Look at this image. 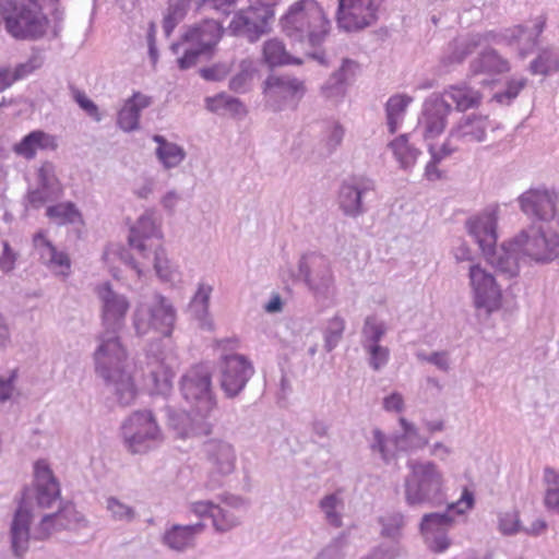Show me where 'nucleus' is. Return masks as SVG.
I'll return each mask as SVG.
<instances>
[{"instance_id":"338daca9","label":"nucleus","mask_w":559,"mask_h":559,"mask_svg":"<svg viewBox=\"0 0 559 559\" xmlns=\"http://www.w3.org/2000/svg\"><path fill=\"white\" fill-rule=\"evenodd\" d=\"M19 254L12 249L9 241H2V253L0 255V270L8 274L15 269Z\"/></svg>"},{"instance_id":"cd10ccee","label":"nucleus","mask_w":559,"mask_h":559,"mask_svg":"<svg viewBox=\"0 0 559 559\" xmlns=\"http://www.w3.org/2000/svg\"><path fill=\"white\" fill-rule=\"evenodd\" d=\"M58 143L55 135L43 130H33L13 145V152L29 160L36 156L38 150L56 151Z\"/></svg>"},{"instance_id":"72a5a7b5","label":"nucleus","mask_w":559,"mask_h":559,"mask_svg":"<svg viewBox=\"0 0 559 559\" xmlns=\"http://www.w3.org/2000/svg\"><path fill=\"white\" fill-rule=\"evenodd\" d=\"M205 105L207 110L221 116L228 114L233 117H243L247 115L245 104L239 98L225 92L206 97Z\"/></svg>"},{"instance_id":"f03ea898","label":"nucleus","mask_w":559,"mask_h":559,"mask_svg":"<svg viewBox=\"0 0 559 559\" xmlns=\"http://www.w3.org/2000/svg\"><path fill=\"white\" fill-rule=\"evenodd\" d=\"M98 297L102 300L104 331L97 337L99 345L94 352L95 371L112 388L118 403L129 406L135 400L138 390L131 373L126 370L127 350L119 333L124 326L130 304L124 295L112 289L110 283L99 288Z\"/></svg>"},{"instance_id":"864d4df0","label":"nucleus","mask_w":559,"mask_h":559,"mask_svg":"<svg viewBox=\"0 0 559 559\" xmlns=\"http://www.w3.org/2000/svg\"><path fill=\"white\" fill-rule=\"evenodd\" d=\"M106 508L110 512L111 518L116 521L132 522L136 515L132 507L124 504L116 497L107 498Z\"/></svg>"},{"instance_id":"4c0bfd02","label":"nucleus","mask_w":559,"mask_h":559,"mask_svg":"<svg viewBox=\"0 0 559 559\" xmlns=\"http://www.w3.org/2000/svg\"><path fill=\"white\" fill-rule=\"evenodd\" d=\"M516 26L523 28L524 32L514 40V45L518 46L520 57L525 58L537 47L538 38L546 27V19L539 16L532 28L523 24H518Z\"/></svg>"},{"instance_id":"13d9d810","label":"nucleus","mask_w":559,"mask_h":559,"mask_svg":"<svg viewBox=\"0 0 559 559\" xmlns=\"http://www.w3.org/2000/svg\"><path fill=\"white\" fill-rule=\"evenodd\" d=\"M230 72V67L225 62H217L211 67L199 69L200 76L207 82L223 81Z\"/></svg>"},{"instance_id":"680f3d73","label":"nucleus","mask_w":559,"mask_h":559,"mask_svg":"<svg viewBox=\"0 0 559 559\" xmlns=\"http://www.w3.org/2000/svg\"><path fill=\"white\" fill-rule=\"evenodd\" d=\"M201 56L211 57L209 51H206L205 49L201 48L198 45L195 47L186 49L183 55L177 59L178 68L181 71H186V70L192 68L193 66L197 64V62Z\"/></svg>"},{"instance_id":"dca6fc26","label":"nucleus","mask_w":559,"mask_h":559,"mask_svg":"<svg viewBox=\"0 0 559 559\" xmlns=\"http://www.w3.org/2000/svg\"><path fill=\"white\" fill-rule=\"evenodd\" d=\"M559 194L556 190L545 186L531 188L518 198L521 211L540 222H550L555 218Z\"/></svg>"},{"instance_id":"bf43d9fd","label":"nucleus","mask_w":559,"mask_h":559,"mask_svg":"<svg viewBox=\"0 0 559 559\" xmlns=\"http://www.w3.org/2000/svg\"><path fill=\"white\" fill-rule=\"evenodd\" d=\"M212 287L200 285L197 293L194 294L190 309L198 316L205 314L209 309L210 295Z\"/></svg>"},{"instance_id":"2eb2a0df","label":"nucleus","mask_w":559,"mask_h":559,"mask_svg":"<svg viewBox=\"0 0 559 559\" xmlns=\"http://www.w3.org/2000/svg\"><path fill=\"white\" fill-rule=\"evenodd\" d=\"M374 181L364 176L344 180L338 190V206L345 216L356 218L367 212L366 200L373 194Z\"/></svg>"},{"instance_id":"20e7f679","label":"nucleus","mask_w":559,"mask_h":559,"mask_svg":"<svg viewBox=\"0 0 559 559\" xmlns=\"http://www.w3.org/2000/svg\"><path fill=\"white\" fill-rule=\"evenodd\" d=\"M406 466L409 473L404 478L403 487L405 503L409 508L444 503L443 476L435 462L409 459Z\"/></svg>"},{"instance_id":"09e8293b","label":"nucleus","mask_w":559,"mask_h":559,"mask_svg":"<svg viewBox=\"0 0 559 559\" xmlns=\"http://www.w3.org/2000/svg\"><path fill=\"white\" fill-rule=\"evenodd\" d=\"M527 85L526 78L509 79L506 82V88L501 92H497L492 96V100L500 105H511L514 99L519 96L522 90Z\"/></svg>"},{"instance_id":"1a4fd4ad","label":"nucleus","mask_w":559,"mask_h":559,"mask_svg":"<svg viewBox=\"0 0 559 559\" xmlns=\"http://www.w3.org/2000/svg\"><path fill=\"white\" fill-rule=\"evenodd\" d=\"M383 2L384 0H337V28L346 33H358L374 25Z\"/></svg>"},{"instance_id":"e433bc0d","label":"nucleus","mask_w":559,"mask_h":559,"mask_svg":"<svg viewBox=\"0 0 559 559\" xmlns=\"http://www.w3.org/2000/svg\"><path fill=\"white\" fill-rule=\"evenodd\" d=\"M530 72L533 75L549 76L559 71V49L547 46L538 50L537 56L530 62Z\"/></svg>"},{"instance_id":"7ed1b4c3","label":"nucleus","mask_w":559,"mask_h":559,"mask_svg":"<svg viewBox=\"0 0 559 559\" xmlns=\"http://www.w3.org/2000/svg\"><path fill=\"white\" fill-rule=\"evenodd\" d=\"M282 29L292 40L307 44L312 51L307 57L326 67L328 58L322 48L331 31V21L316 0L294 2L281 19Z\"/></svg>"},{"instance_id":"bb28decb","label":"nucleus","mask_w":559,"mask_h":559,"mask_svg":"<svg viewBox=\"0 0 559 559\" xmlns=\"http://www.w3.org/2000/svg\"><path fill=\"white\" fill-rule=\"evenodd\" d=\"M152 97L134 92L123 107L118 111L117 124L124 132H132L140 128V117L143 109L150 107Z\"/></svg>"},{"instance_id":"423d86ee","label":"nucleus","mask_w":559,"mask_h":559,"mask_svg":"<svg viewBox=\"0 0 559 559\" xmlns=\"http://www.w3.org/2000/svg\"><path fill=\"white\" fill-rule=\"evenodd\" d=\"M297 276L318 301H324L334 296L335 280L325 255L316 251L304 253L298 262Z\"/></svg>"},{"instance_id":"37998d69","label":"nucleus","mask_w":559,"mask_h":559,"mask_svg":"<svg viewBox=\"0 0 559 559\" xmlns=\"http://www.w3.org/2000/svg\"><path fill=\"white\" fill-rule=\"evenodd\" d=\"M451 52L445 57L448 64L462 63L477 47L480 46V38L473 34L465 39H455L451 44Z\"/></svg>"},{"instance_id":"69168bd1","label":"nucleus","mask_w":559,"mask_h":559,"mask_svg":"<svg viewBox=\"0 0 559 559\" xmlns=\"http://www.w3.org/2000/svg\"><path fill=\"white\" fill-rule=\"evenodd\" d=\"M423 537L427 547L436 554L445 551L451 545V542L448 537V532L444 531L436 534L425 535Z\"/></svg>"},{"instance_id":"f704fd0d","label":"nucleus","mask_w":559,"mask_h":559,"mask_svg":"<svg viewBox=\"0 0 559 559\" xmlns=\"http://www.w3.org/2000/svg\"><path fill=\"white\" fill-rule=\"evenodd\" d=\"M262 57L265 64L271 69L281 66L302 63V60L292 56L286 50L284 43L277 38L269 39L263 44Z\"/></svg>"},{"instance_id":"b1692460","label":"nucleus","mask_w":559,"mask_h":559,"mask_svg":"<svg viewBox=\"0 0 559 559\" xmlns=\"http://www.w3.org/2000/svg\"><path fill=\"white\" fill-rule=\"evenodd\" d=\"M31 522V511L20 504L13 514L10 526L11 550L19 559L23 558L29 548Z\"/></svg>"},{"instance_id":"a878e982","label":"nucleus","mask_w":559,"mask_h":559,"mask_svg":"<svg viewBox=\"0 0 559 559\" xmlns=\"http://www.w3.org/2000/svg\"><path fill=\"white\" fill-rule=\"evenodd\" d=\"M443 98L454 104L453 110L466 112L469 109H477L483 103V92L471 85L467 81L448 85L441 93Z\"/></svg>"},{"instance_id":"5701e85b","label":"nucleus","mask_w":559,"mask_h":559,"mask_svg":"<svg viewBox=\"0 0 559 559\" xmlns=\"http://www.w3.org/2000/svg\"><path fill=\"white\" fill-rule=\"evenodd\" d=\"M224 34L223 25L212 19L203 20L201 23L189 27L182 35V40L195 43L201 48L213 55L215 47Z\"/></svg>"},{"instance_id":"ddd939ff","label":"nucleus","mask_w":559,"mask_h":559,"mask_svg":"<svg viewBox=\"0 0 559 559\" xmlns=\"http://www.w3.org/2000/svg\"><path fill=\"white\" fill-rule=\"evenodd\" d=\"M202 452L210 465L207 488L216 489L222 486L221 478L235 471L237 459L235 448L224 439L211 438L203 443Z\"/></svg>"},{"instance_id":"a18cd8bd","label":"nucleus","mask_w":559,"mask_h":559,"mask_svg":"<svg viewBox=\"0 0 559 559\" xmlns=\"http://www.w3.org/2000/svg\"><path fill=\"white\" fill-rule=\"evenodd\" d=\"M154 269L163 282L174 283L178 277L177 266L167 258L162 246L154 250Z\"/></svg>"},{"instance_id":"0e129e2a","label":"nucleus","mask_w":559,"mask_h":559,"mask_svg":"<svg viewBox=\"0 0 559 559\" xmlns=\"http://www.w3.org/2000/svg\"><path fill=\"white\" fill-rule=\"evenodd\" d=\"M455 143L457 142L455 141V139H451L449 132L445 141L438 150L432 144H430L428 146V151L431 157L435 159V162L441 163L444 158L459 151V146L455 145Z\"/></svg>"},{"instance_id":"c9c22d12","label":"nucleus","mask_w":559,"mask_h":559,"mask_svg":"<svg viewBox=\"0 0 559 559\" xmlns=\"http://www.w3.org/2000/svg\"><path fill=\"white\" fill-rule=\"evenodd\" d=\"M45 215L58 226L83 224V215L72 201L59 202L47 206Z\"/></svg>"},{"instance_id":"5fc2aeb1","label":"nucleus","mask_w":559,"mask_h":559,"mask_svg":"<svg viewBox=\"0 0 559 559\" xmlns=\"http://www.w3.org/2000/svg\"><path fill=\"white\" fill-rule=\"evenodd\" d=\"M388 441L386 436L380 428H374L372 430V441L369 444L370 450L372 452H378L385 464L391 463V461L395 459V453L390 451L388 448Z\"/></svg>"},{"instance_id":"f3484780","label":"nucleus","mask_w":559,"mask_h":559,"mask_svg":"<svg viewBox=\"0 0 559 559\" xmlns=\"http://www.w3.org/2000/svg\"><path fill=\"white\" fill-rule=\"evenodd\" d=\"M167 426L178 438L207 436L212 431L209 416L198 415L194 407L190 412L166 407Z\"/></svg>"},{"instance_id":"0eeeda50","label":"nucleus","mask_w":559,"mask_h":559,"mask_svg":"<svg viewBox=\"0 0 559 559\" xmlns=\"http://www.w3.org/2000/svg\"><path fill=\"white\" fill-rule=\"evenodd\" d=\"M306 92L305 82L290 74H270L262 84L265 103L275 112L297 109Z\"/></svg>"},{"instance_id":"c756f323","label":"nucleus","mask_w":559,"mask_h":559,"mask_svg":"<svg viewBox=\"0 0 559 559\" xmlns=\"http://www.w3.org/2000/svg\"><path fill=\"white\" fill-rule=\"evenodd\" d=\"M356 67V61L344 58L341 67L322 85L324 96L328 98L344 96L349 80L354 78V68Z\"/></svg>"},{"instance_id":"e2e57ef3","label":"nucleus","mask_w":559,"mask_h":559,"mask_svg":"<svg viewBox=\"0 0 559 559\" xmlns=\"http://www.w3.org/2000/svg\"><path fill=\"white\" fill-rule=\"evenodd\" d=\"M238 0H197V10L212 9L224 15H229Z\"/></svg>"},{"instance_id":"a211bd4d","label":"nucleus","mask_w":559,"mask_h":559,"mask_svg":"<svg viewBox=\"0 0 559 559\" xmlns=\"http://www.w3.org/2000/svg\"><path fill=\"white\" fill-rule=\"evenodd\" d=\"M452 111V105L443 98L441 93H433L427 97L423 105V118L419 120L424 127L425 139L439 136L444 131L448 117Z\"/></svg>"},{"instance_id":"603ef678","label":"nucleus","mask_w":559,"mask_h":559,"mask_svg":"<svg viewBox=\"0 0 559 559\" xmlns=\"http://www.w3.org/2000/svg\"><path fill=\"white\" fill-rule=\"evenodd\" d=\"M365 353L368 355V365L374 370H381L390 359V349L381 344H374L362 347Z\"/></svg>"},{"instance_id":"a19ab883","label":"nucleus","mask_w":559,"mask_h":559,"mask_svg":"<svg viewBox=\"0 0 559 559\" xmlns=\"http://www.w3.org/2000/svg\"><path fill=\"white\" fill-rule=\"evenodd\" d=\"M411 102L412 97L407 95H393L388 99L385 104V114L388 130L391 134H394L397 131L400 120Z\"/></svg>"},{"instance_id":"052dcab7","label":"nucleus","mask_w":559,"mask_h":559,"mask_svg":"<svg viewBox=\"0 0 559 559\" xmlns=\"http://www.w3.org/2000/svg\"><path fill=\"white\" fill-rule=\"evenodd\" d=\"M499 530L503 535H514L522 531L518 512H504L499 515Z\"/></svg>"},{"instance_id":"6ab92c4d","label":"nucleus","mask_w":559,"mask_h":559,"mask_svg":"<svg viewBox=\"0 0 559 559\" xmlns=\"http://www.w3.org/2000/svg\"><path fill=\"white\" fill-rule=\"evenodd\" d=\"M491 121L487 115H463L449 130L451 139L461 143H481L487 139Z\"/></svg>"},{"instance_id":"4d7b16f0","label":"nucleus","mask_w":559,"mask_h":559,"mask_svg":"<svg viewBox=\"0 0 559 559\" xmlns=\"http://www.w3.org/2000/svg\"><path fill=\"white\" fill-rule=\"evenodd\" d=\"M33 245L36 249L39 260L46 265L51 255L57 250L56 246L46 237L44 230H39L33 236Z\"/></svg>"},{"instance_id":"473e14b6","label":"nucleus","mask_w":559,"mask_h":559,"mask_svg":"<svg viewBox=\"0 0 559 559\" xmlns=\"http://www.w3.org/2000/svg\"><path fill=\"white\" fill-rule=\"evenodd\" d=\"M469 69L474 74H502L509 72L511 68L509 61L503 58L496 49L487 48L471 62Z\"/></svg>"},{"instance_id":"9d476101","label":"nucleus","mask_w":559,"mask_h":559,"mask_svg":"<svg viewBox=\"0 0 559 559\" xmlns=\"http://www.w3.org/2000/svg\"><path fill=\"white\" fill-rule=\"evenodd\" d=\"M122 436L133 454L147 452L159 438L160 430L151 411H136L123 423Z\"/></svg>"},{"instance_id":"49530a36","label":"nucleus","mask_w":559,"mask_h":559,"mask_svg":"<svg viewBox=\"0 0 559 559\" xmlns=\"http://www.w3.org/2000/svg\"><path fill=\"white\" fill-rule=\"evenodd\" d=\"M524 32L520 26H512L504 28L500 32L488 31L483 34H473L474 36H478L480 38V45L484 43H493V44H506L507 46H514V40L519 38L521 33Z\"/></svg>"},{"instance_id":"4468645a","label":"nucleus","mask_w":559,"mask_h":559,"mask_svg":"<svg viewBox=\"0 0 559 559\" xmlns=\"http://www.w3.org/2000/svg\"><path fill=\"white\" fill-rule=\"evenodd\" d=\"M468 277L474 307L484 309L487 313L498 310L502 304V290L496 277L479 264L469 266Z\"/></svg>"},{"instance_id":"774afa93","label":"nucleus","mask_w":559,"mask_h":559,"mask_svg":"<svg viewBox=\"0 0 559 559\" xmlns=\"http://www.w3.org/2000/svg\"><path fill=\"white\" fill-rule=\"evenodd\" d=\"M73 98L76 104L83 109L88 116L95 118L96 121L100 120L97 105L86 96V94L80 90H73Z\"/></svg>"},{"instance_id":"412c9836","label":"nucleus","mask_w":559,"mask_h":559,"mask_svg":"<svg viewBox=\"0 0 559 559\" xmlns=\"http://www.w3.org/2000/svg\"><path fill=\"white\" fill-rule=\"evenodd\" d=\"M84 521V516L75 509L74 504L67 502L60 506L57 512L43 516L35 538L46 539L55 531L71 530Z\"/></svg>"},{"instance_id":"4be33fe9","label":"nucleus","mask_w":559,"mask_h":559,"mask_svg":"<svg viewBox=\"0 0 559 559\" xmlns=\"http://www.w3.org/2000/svg\"><path fill=\"white\" fill-rule=\"evenodd\" d=\"M204 527L202 522L187 525L173 524L162 535V544L176 552H185L194 547L195 538Z\"/></svg>"},{"instance_id":"c03bdc74","label":"nucleus","mask_w":559,"mask_h":559,"mask_svg":"<svg viewBox=\"0 0 559 559\" xmlns=\"http://www.w3.org/2000/svg\"><path fill=\"white\" fill-rule=\"evenodd\" d=\"M544 480L547 484L545 492V507L559 514V474L551 467L544 469Z\"/></svg>"},{"instance_id":"f8f14e48","label":"nucleus","mask_w":559,"mask_h":559,"mask_svg":"<svg viewBox=\"0 0 559 559\" xmlns=\"http://www.w3.org/2000/svg\"><path fill=\"white\" fill-rule=\"evenodd\" d=\"M219 388L226 399H235L246 389L254 374L252 362L241 354H226L218 361Z\"/></svg>"},{"instance_id":"39448f33","label":"nucleus","mask_w":559,"mask_h":559,"mask_svg":"<svg viewBox=\"0 0 559 559\" xmlns=\"http://www.w3.org/2000/svg\"><path fill=\"white\" fill-rule=\"evenodd\" d=\"M176 321V309L162 294H155L151 304L136 307L132 324L138 336H144L151 331L163 337H170Z\"/></svg>"},{"instance_id":"f257e3e1","label":"nucleus","mask_w":559,"mask_h":559,"mask_svg":"<svg viewBox=\"0 0 559 559\" xmlns=\"http://www.w3.org/2000/svg\"><path fill=\"white\" fill-rule=\"evenodd\" d=\"M497 223L498 218L495 212H484L469 217L465 226L483 255L499 275L508 280L516 277L520 273L519 259L521 254H525L536 262H549L557 258L559 235L543 226H530L497 249Z\"/></svg>"},{"instance_id":"58836bf2","label":"nucleus","mask_w":559,"mask_h":559,"mask_svg":"<svg viewBox=\"0 0 559 559\" xmlns=\"http://www.w3.org/2000/svg\"><path fill=\"white\" fill-rule=\"evenodd\" d=\"M389 145L392 148L393 154L399 160L401 167L404 169L413 167L418 156L421 154L420 150L408 143L407 134H400L393 141H391Z\"/></svg>"},{"instance_id":"c85d7f7f","label":"nucleus","mask_w":559,"mask_h":559,"mask_svg":"<svg viewBox=\"0 0 559 559\" xmlns=\"http://www.w3.org/2000/svg\"><path fill=\"white\" fill-rule=\"evenodd\" d=\"M399 423L402 427V432L394 433L390 441L399 452H411L424 449L429 440L421 436L418 428L405 417H401Z\"/></svg>"},{"instance_id":"3c124183","label":"nucleus","mask_w":559,"mask_h":559,"mask_svg":"<svg viewBox=\"0 0 559 559\" xmlns=\"http://www.w3.org/2000/svg\"><path fill=\"white\" fill-rule=\"evenodd\" d=\"M254 69L250 63L241 62L240 71L229 80V88L234 93L245 94L250 91Z\"/></svg>"},{"instance_id":"de8ad7c7","label":"nucleus","mask_w":559,"mask_h":559,"mask_svg":"<svg viewBox=\"0 0 559 559\" xmlns=\"http://www.w3.org/2000/svg\"><path fill=\"white\" fill-rule=\"evenodd\" d=\"M155 154L166 169L177 167L186 158L183 147L174 142L162 147H156Z\"/></svg>"},{"instance_id":"ea45409f","label":"nucleus","mask_w":559,"mask_h":559,"mask_svg":"<svg viewBox=\"0 0 559 559\" xmlns=\"http://www.w3.org/2000/svg\"><path fill=\"white\" fill-rule=\"evenodd\" d=\"M386 324L376 314H369L365 318L360 333L361 347L380 344L386 333Z\"/></svg>"},{"instance_id":"9b49d317","label":"nucleus","mask_w":559,"mask_h":559,"mask_svg":"<svg viewBox=\"0 0 559 559\" xmlns=\"http://www.w3.org/2000/svg\"><path fill=\"white\" fill-rule=\"evenodd\" d=\"M274 4L262 3L259 7H249L235 13L228 25V32L236 37H243L250 43L258 41L263 35L270 33V20L274 16Z\"/></svg>"},{"instance_id":"393cba45","label":"nucleus","mask_w":559,"mask_h":559,"mask_svg":"<svg viewBox=\"0 0 559 559\" xmlns=\"http://www.w3.org/2000/svg\"><path fill=\"white\" fill-rule=\"evenodd\" d=\"M36 501L40 508H50L60 498V485L51 468L43 461L34 465Z\"/></svg>"},{"instance_id":"8fccbe9b","label":"nucleus","mask_w":559,"mask_h":559,"mask_svg":"<svg viewBox=\"0 0 559 559\" xmlns=\"http://www.w3.org/2000/svg\"><path fill=\"white\" fill-rule=\"evenodd\" d=\"M211 519L215 531L226 533L240 524L239 519L230 510L215 506L211 513Z\"/></svg>"},{"instance_id":"7c9ffc66","label":"nucleus","mask_w":559,"mask_h":559,"mask_svg":"<svg viewBox=\"0 0 559 559\" xmlns=\"http://www.w3.org/2000/svg\"><path fill=\"white\" fill-rule=\"evenodd\" d=\"M153 237H159V230L152 216L143 214L130 228L128 243L132 249L138 250L140 254L146 257V240H150Z\"/></svg>"},{"instance_id":"6e6d98bb","label":"nucleus","mask_w":559,"mask_h":559,"mask_svg":"<svg viewBox=\"0 0 559 559\" xmlns=\"http://www.w3.org/2000/svg\"><path fill=\"white\" fill-rule=\"evenodd\" d=\"M381 524V534L384 537L396 538L404 525V515L400 512L390 514L379 520Z\"/></svg>"},{"instance_id":"6e6552de","label":"nucleus","mask_w":559,"mask_h":559,"mask_svg":"<svg viewBox=\"0 0 559 559\" xmlns=\"http://www.w3.org/2000/svg\"><path fill=\"white\" fill-rule=\"evenodd\" d=\"M180 391L183 399L197 409L198 415L209 416L216 407L212 374L203 365L192 367L181 377Z\"/></svg>"},{"instance_id":"2f4dec72","label":"nucleus","mask_w":559,"mask_h":559,"mask_svg":"<svg viewBox=\"0 0 559 559\" xmlns=\"http://www.w3.org/2000/svg\"><path fill=\"white\" fill-rule=\"evenodd\" d=\"M453 513L462 514L463 510L457 509V503H449L443 512H431L423 515L419 531L423 536L449 532L454 523Z\"/></svg>"},{"instance_id":"aec40b11","label":"nucleus","mask_w":559,"mask_h":559,"mask_svg":"<svg viewBox=\"0 0 559 559\" xmlns=\"http://www.w3.org/2000/svg\"><path fill=\"white\" fill-rule=\"evenodd\" d=\"M146 356L150 360V373L155 385L158 388L162 381L163 389H168L170 379L174 376L173 367L175 358L173 357V353L166 349L163 340L158 338L147 345Z\"/></svg>"},{"instance_id":"79ce46f5","label":"nucleus","mask_w":559,"mask_h":559,"mask_svg":"<svg viewBox=\"0 0 559 559\" xmlns=\"http://www.w3.org/2000/svg\"><path fill=\"white\" fill-rule=\"evenodd\" d=\"M346 329L344 318L335 314L329 319L322 329L323 348L326 353L333 352L341 343Z\"/></svg>"}]
</instances>
